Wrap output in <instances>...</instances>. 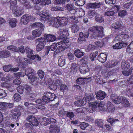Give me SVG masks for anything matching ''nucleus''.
Instances as JSON below:
<instances>
[{
    "mask_svg": "<svg viewBox=\"0 0 133 133\" xmlns=\"http://www.w3.org/2000/svg\"><path fill=\"white\" fill-rule=\"evenodd\" d=\"M121 103L122 104V105L124 107H128L130 105L129 101H128L127 99L124 97H122V99Z\"/></svg>",
    "mask_w": 133,
    "mask_h": 133,
    "instance_id": "nucleus-29",
    "label": "nucleus"
},
{
    "mask_svg": "<svg viewBox=\"0 0 133 133\" xmlns=\"http://www.w3.org/2000/svg\"><path fill=\"white\" fill-rule=\"evenodd\" d=\"M98 52L96 51L95 52H93L90 55V57L92 61H94V58H95L98 55Z\"/></svg>",
    "mask_w": 133,
    "mask_h": 133,
    "instance_id": "nucleus-58",
    "label": "nucleus"
},
{
    "mask_svg": "<svg viewBox=\"0 0 133 133\" xmlns=\"http://www.w3.org/2000/svg\"><path fill=\"white\" fill-rule=\"evenodd\" d=\"M52 78L53 79H54V85L58 86L61 85L62 83V81L56 75L54 74L52 77Z\"/></svg>",
    "mask_w": 133,
    "mask_h": 133,
    "instance_id": "nucleus-25",
    "label": "nucleus"
},
{
    "mask_svg": "<svg viewBox=\"0 0 133 133\" xmlns=\"http://www.w3.org/2000/svg\"><path fill=\"white\" fill-rule=\"evenodd\" d=\"M115 7L116 9H117V11L116 12H117L120 9V6L118 5L114 6V7L112 8V10L108 11L106 12L104 14L105 15L108 16H110L114 15L115 12L113 11L114 10H113L114 9V8H115Z\"/></svg>",
    "mask_w": 133,
    "mask_h": 133,
    "instance_id": "nucleus-20",
    "label": "nucleus"
},
{
    "mask_svg": "<svg viewBox=\"0 0 133 133\" xmlns=\"http://www.w3.org/2000/svg\"><path fill=\"white\" fill-rule=\"evenodd\" d=\"M118 64L117 62H111V63H108L106 67L107 68H111L114 66Z\"/></svg>",
    "mask_w": 133,
    "mask_h": 133,
    "instance_id": "nucleus-57",
    "label": "nucleus"
},
{
    "mask_svg": "<svg viewBox=\"0 0 133 133\" xmlns=\"http://www.w3.org/2000/svg\"><path fill=\"white\" fill-rule=\"evenodd\" d=\"M24 88L28 94L32 92V89L30 86L28 85H26L25 86Z\"/></svg>",
    "mask_w": 133,
    "mask_h": 133,
    "instance_id": "nucleus-63",
    "label": "nucleus"
},
{
    "mask_svg": "<svg viewBox=\"0 0 133 133\" xmlns=\"http://www.w3.org/2000/svg\"><path fill=\"white\" fill-rule=\"evenodd\" d=\"M107 55L105 53L101 54L98 57V59L99 61L103 63L107 60Z\"/></svg>",
    "mask_w": 133,
    "mask_h": 133,
    "instance_id": "nucleus-19",
    "label": "nucleus"
},
{
    "mask_svg": "<svg viewBox=\"0 0 133 133\" xmlns=\"http://www.w3.org/2000/svg\"><path fill=\"white\" fill-rule=\"evenodd\" d=\"M94 104L96 107V108L98 107L99 110L101 111H104L106 110L104 107L105 106V103L101 101L100 102H99L95 101L94 102Z\"/></svg>",
    "mask_w": 133,
    "mask_h": 133,
    "instance_id": "nucleus-10",
    "label": "nucleus"
},
{
    "mask_svg": "<svg viewBox=\"0 0 133 133\" xmlns=\"http://www.w3.org/2000/svg\"><path fill=\"white\" fill-rule=\"evenodd\" d=\"M57 47L56 43H53L51 45L47 47L46 49L45 55H47L50 50L51 51H54Z\"/></svg>",
    "mask_w": 133,
    "mask_h": 133,
    "instance_id": "nucleus-21",
    "label": "nucleus"
},
{
    "mask_svg": "<svg viewBox=\"0 0 133 133\" xmlns=\"http://www.w3.org/2000/svg\"><path fill=\"white\" fill-rule=\"evenodd\" d=\"M26 71V76L28 77V78L30 80L31 84L35 85L38 82L39 78L36 77L34 73L33 70L30 68L27 69Z\"/></svg>",
    "mask_w": 133,
    "mask_h": 133,
    "instance_id": "nucleus-4",
    "label": "nucleus"
},
{
    "mask_svg": "<svg viewBox=\"0 0 133 133\" xmlns=\"http://www.w3.org/2000/svg\"><path fill=\"white\" fill-rule=\"evenodd\" d=\"M122 96H118L114 94L110 96V99L115 104H119L121 103L122 99Z\"/></svg>",
    "mask_w": 133,
    "mask_h": 133,
    "instance_id": "nucleus-11",
    "label": "nucleus"
},
{
    "mask_svg": "<svg viewBox=\"0 0 133 133\" xmlns=\"http://www.w3.org/2000/svg\"><path fill=\"white\" fill-rule=\"evenodd\" d=\"M13 107V104L11 103L5 102H0V110H4L7 108H11Z\"/></svg>",
    "mask_w": 133,
    "mask_h": 133,
    "instance_id": "nucleus-13",
    "label": "nucleus"
},
{
    "mask_svg": "<svg viewBox=\"0 0 133 133\" xmlns=\"http://www.w3.org/2000/svg\"><path fill=\"white\" fill-rule=\"evenodd\" d=\"M40 16L42 18V19L43 20L47 21L49 20V22L52 19L51 18L49 12L48 10H45L42 11L41 13L39 14Z\"/></svg>",
    "mask_w": 133,
    "mask_h": 133,
    "instance_id": "nucleus-6",
    "label": "nucleus"
},
{
    "mask_svg": "<svg viewBox=\"0 0 133 133\" xmlns=\"http://www.w3.org/2000/svg\"><path fill=\"white\" fill-rule=\"evenodd\" d=\"M23 7L14 6L12 10V12L16 16L19 17L23 14Z\"/></svg>",
    "mask_w": 133,
    "mask_h": 133,
    "instance_id": "nucleus-8",
    "label": "nucleus"
},
{
    "mask_svg": "<svg viewBox=\"0 0 133 133\" xmlns=\"http://www.w3.org/2000/svg\"><path fill=\"white\" fill-rule=\"evenodd\" d=\"M46 39L48 42H52L56 40V37L53 35L49 34L46 36Z\"/></svg>",
    "mask_w": 133,
    "mask_h": 133,
    "instance_id": "nucleus-33",
    "label": "nucleus"
},
{
    "mask_svg": "<svg viewBox=\"0 0 133 133\" xmlns=\"http://www.w3.org/2000/svg\"><path fill=\"white\" fill-rule=\"evenodd\" d=\"M102 4V2H100L90 3L88 4V5L89 7L91 8H99Z\"/></svg>",
    "mask_w": 133,
    "mask_h": 133,
    "instance_id": "nucleus-22",
    "label": "nucleus"
},
{
    "mask_svg": "<svg viewBox=\"0 0 133 133\" xmlns=\"http://www.w3.org/2000/svg\"><path fill=\"white\" fill-rule=\"evenodd\" d=\"M94 104L93 102H92L89 107L86 109L87 111L90 113H92L93 111H95L96 110V107Z\"/></svg>",
    "mask_w": 133,
    "mask_h": 133,
    "instance_id": "nucleus-35",
    "label": "nucleus"
},
{
    "mask_svg": "<svg viewBox=\"0 0 133 133\" xmlns=\"http://www.w3.org/2000/svg\"><path fill=\"white\" fill-rule=\"evenodd\" d=\"M107 110L109 112H112L115 110V107L111 102H108L107 104Z\"/></svg>",
    "mask_w": 133,
    "mask_h": 133,
    "instance_id": "nucleus-27",
    "label": "nucleus"
},
{
    "mask_svg": "<svg viewBox=\"0 0 133 133\" xmlns=\"http://www.w3.org/2000/svg\"><path fill=\"white\" fill-rule=\"evenodd\" d=\"M128 88V89L127 90L128 93H130V95L131 96H133V83H130Z\"/></svg>",
    "mask_w": 133,
    "mask_h": 133,
    "instance_id": "nucleus-39",
    "label": "nucleus"
},
{
    "mask_svg": "<svg viewBox=\"0 0 133 133\" xmlns=\"http://www.w3.org/2000/svg\"><path fill=\"white\" fill-rule=\"evenodd\" d=\"M132 70V69L131 68H130L128 70H127L125 69V70L122 71V72L124 75L128 76L131 74Z\"/></svg>",
    "mask_w": 133,
    "mask_h": 133,
    "instance_id": "nucleus-46",
    "label": "nucleus"
},
{
    "mask_svg": "<svg viewBox=\"0 0 133 133\" xmlns=\"http://www.w3.org/2000/svg\"><path fill=\"white\" fill-rule=\"evenodd\" d=\"M128 45V43H127L121 42L116 43L112 46V47L114 49H118L125 47Z\"/></svg>",
    "mask_w": 133,
    "mask_h": 133,
    "instance_id": "nucleus-15",
    "label": "nucleus"
},
{
    "mask_svg": "<svg viewBox=\"0 0 133 133\" xmlns=\"http://www.w3.org/2000/svg\"><path fill=\"white\" fill-rule=\"evenodd\" d=\"M2 86L4 87H6L10 91H13L14 90V89L13 88L14 85L12 84H8L6 82H4Z\"/></svg>",
    "mask_w": 133,
    "mask_h": 133,
    "instance_id": "nucleus-28",
    "label": "nucleus"
},
{
    "mask_svg": "<svg viewBox=\"0 0 133 133\" xmlns=\"http://www.w3.org/2000/svg\"><path fill=\"white\" fill-rule=\"evenodd\" d=\"M123 23L121 20H119L118 21L116 22L114 24L112 25V27L114 28L116 31H121L122 28Z\"/></svg>",
    "mask_w": 133,
    "mask_h": 133,
    "instance_id": "nucleus-14",
    "label": "nucleus"
},
{
    "mask_svg": "<svg viewBox=\"0 0 133 133\" xmlns=\"http://www.w3.org/2000/svg\"><path fill=\"white\" fill-rule=\"evenodd\" d=\"M104 19L103 17L101 15H98V14L95 17V20L97 22L100 23H102L104 21Z\"/></svg>",
    "mask_w": 133,
    "mask_h": 133,
    "instance_id": "nucleus-50",
    "label": "nucleus"
},
{
    "mask_svg": "<svg viewBox=\"0 0 133 133\" xmlns=\"http://www.w3.org/2000/svg\"><path fill=\"white\" fill-rule=\"evenodd\" d=\"M88 17L90 18H92L94 17L95 16H96L97 14L94 10H90L88 12Z\"/></svg>",
    "mask_w": 133,
    "mask_h": 133,
    "instance_id": "nucleus-48",
    "label": "nucleus"
},
{
    "mask_svg": "<svg viewBox=\"0 0 133 133\" xmlns=\"http://www.w3.org/2000/svg\"><path fill=\"white\" fill-rule=\"evenodd\" d=\"M58 34L60 35V39L57 42L58 45L65 44L69 42L67 37L69 35L68 30L65 29H61L59 31Z\"/></svg>",
    "mask_w": 133,
    "mask_h": 133,
    "instance_id": "nucleus-3",
    "label": "nucleus"
},
{
    "mask_svg": "<svg viewBox=\"0 0 133 133\" xmlns=\"http://www.w3.org/2000/svg\"><path fill=\"white\" fill-rule=\"evenodd\" d=\"M95 48V46L94 45L89 44L87 46V48L86 50L87 52L91 51L92 50H94Z\"/></svg>",
    "mask_w": 133,
    "mask_h": 133,
    "instance_id": "nucleus-64",
    "label": "nucleus"
},
{
    "mask_svg": "<svg viewBox=\"0 0 133 133\" xmlns=\"http://www.w3.org/2000/svg\"><path fill=\"white\" fill-rule=\"evenodd\" d=\"M25 50L26 54L28 55V56L32 55L34 52L33 51L28 47H25Z\"/></svg>",
    "mask_w": 133,
    "mask_h": 133,
    "instance_id": "nucleus-54",
    "label": "nucleus"
},
{
    "mask_svg": "<svg viewBox=\"0 0 133 133\" xmlns=\"http://www.w3.org/2000/svg\"><path fill=\"white\" fill-rule=\"evenodd\" d=\"M10 53L7 51H0V58H6L10 56Z\"/></svg>",
    "mask_w": 133,
    "mask_h": 133,
    "instance_id": "nucleus-34",
    "label": "nucleus"
},
{
    "mask_svg": "<svg viewBox=\"0 0 133 133\" xmlns=\"http://www.w3.org/2000/svg\"><path fill=\"white\" fill-rule=\"evenodd\" d=\"M65 57L63 56L60 57L58 61V64L60 66H62L64 65L65 63Z\"/></svg>",
    "mask_w": 133,
    "mask_h": 133,
    "instance_id": "nucleus-32",
    "label": "nucleus"
},
{
    "mask_svg": "<svg viewBox=\"0 0 133 133\" xmlns=\"http://www.w3.org/2000/svg\"><path fill=\"white\" fill-rule=\"evenodd\" d=\"M21 114L20 112L18 111L15 112L13 114V118L15 119H17Z\"/></svg>",
    "mask_w": 133,
    "mask_h": 133,
    "instance_id": "nucleus-60",
    "label": "nucleus"
},
{
    "mask_svg": "<svg viewBox=\"0 0 133 133\" xmlns=\"http://www.w3.org/2000/svg\"><path fill=\"white\" fill-rule=\"evenodd\" d=\"M86 103V101H85L84 98L82 100L76 101L74 102L75 104L77 106H83Z\"/></svg>",
    "mask_w": 133,
    "mask_h": 133,
    "instance_id": "nucleus-26",
    "label": "nucleus"
},
{
    "mask_svg": "<svg viewBox=\"0 0 133 133\" xmlns=\"http://www.w3.org/2000/svg\"><path fill=\"white\" fill-rule=\"evenodd\" d=\"M9 23L10 26L12 27H14L16 26L17 19L15 18H10L9 19Z\"/></svg>",
    "mask_w": 133,
    "mask_h": 133,
    "instance_id": "nucleus-37",
    "label": "nucleus"
},
{
    "mask_svg": "<svg viewBox=\"0 0 133 133\" xmlns=\"http://www.w3.org/2000/svg\"><path fill=\"white\" fill-rule=\"evenodd\" d=\"M88 125V123L84 122L81 123L79 125L80 127L83 130H84Z\"/></svg>",
    "mask_w": 133,
    "mask_h": 133,
    "instance_id": "nucleus-61",
    "label": "nucleus"
},
{
    "mask_svg": "<svg viewBox=\"0 0 133 133\" xmlns=\"http://www.w3.org/2000/svg\"><path fill=\"white\" fill-rule=\"evenodd\" d=\"M7 48L8 50L15 52H18L19 50L18 48L13 45H10L8 46Z\"/></svg>",
    "mask_w": 133,
    "mask_h": 133,
    "instance_id": "nucleus-52",
    "label": "nucleus"
},
{
    "mask_svg": "<svg viewBox=\"0 0 133 133\" xmlns=\"http://www.w3.org/2000/svg\"><path fill=\"white\" fill-rule=\"evenodd\" d=\"M68 19L65 17H55L49 22V24L51 26L58 28L60 26H65L67 24Z\"/></svg>",
    "mask_w": 133,
    "mask_h": 133,
    "instance_id": "nucleus-2",
    "label": "nucleus"
},
{
    "mask_svg": "<svg viewBox=\"0 0 133 133\" xmlns=\"http://www.w3.org/2000/svg\"><path fill=\"white\" fill-rule=\"evenodd\" d=\"M95 124L99 128H102L103 126V121L101 119H97L95 121Z\"/></svg>",
    "mask_w": 133,
    "mask_h": 133,
    "instance_id": "nucleus-44",
    "label": "nucleus"
},
{
    "mask_svg": "<svg viewBox=\"0 0 133 133\" xmlns=\"http://www.w3.org/2000/svg\"><path fill=\"white\" fill-rule=\"evenodd\" d=\"M32 27L34 28H39L41 29L43 28V25L40 22H35L33 23L31 25Z\"/></svg>",
    "mask_w": 133,
    "mask_h": 133,
    "instance_id": "nucleus-42",
    "label": "nucleus"
},
{
    "mask_svg": "<svg viewBox=\"0 0 133 133\" xmlns=\"http://www.w3.org/2000/svg\"><path fill=\"white\" fill-rule=\"evenodd\" d=\"M103 27L96 26L90 28L88 29V32L84 34L82 32L79 33V36L77 40L78 43H81L82 41H84L85 38L88 37L89 34L93 36L95 38L96 37H102L103 36Z\"/></svg>",
    "mask_w": 133,
    "mask_h": 133,
    "instance_id": "nucleus-1",
    "label": "nucleus"
},
{
    "mask_svg": "<svg viewBox=\"0 0 133 133\" xmlns=\"http://www.w3.org/2000/svg\"><path fill=\"white\" fill-rule=\"evenodd\" d=\"M76 15L71 16L69 17L68 19V21H69L70 22H71L74 23H76L78 22V19L76 18Z\"/></svg>",
    "mask_w": 133,
    "mask_h": 133,
    "instance_id": "nucleus-36",
    "label": "nucleus"
},
{
    "mask_svg": "<svg viewBox=\"0 0 133 133\" xmlns=\"http://www.w3.org/2000/svg\"><path fill=\"white\" fill-rule=\"evenodd\" d=\"M26 120L30 122L33 126H37L38 124V122L37 119L32 115H30L26 118Z\"/></svg>",
    "mask_w": 133,
    "mask_h": 133,
    "instance_id": "nucleus-9",
    "label": "nucleus"
},
{
    "mask_svg": "<svg viewBox=\"0 0 133 133\" xmlns=\"http://www.w3.org/2000/svg\"><path fill=\"white\" fill-rule=\"evenodd\" d=\"M24 6L27 9H29L32 8L33 6L30 4V2L27 0L24 3Z\"/></svg>",
    "mask_w": 133,
    "mask_h": 133,
    "instance_id": "nucleus-62",
    "label": "nucleus"
},
{
    "mask_svg": "<svg viewBox=\"0 0 133 133\" xmlns=\"http://www.w3.org/2000/svg\"><path fill=\"white\" fill-rule=\"evenodd\" d=\"M36 42H38V43L36 46V50L39 51L44 48L46 42V39L44 38H39L35 40Z\"/></svg>",
    "mask_w": 133,
    "mask_h": 133,
    "instance_id": "nucleus-5",
    "label": "nucleus"
},
{
    "mask_svg": "<svg viewBox=\"0 0 133 133\" xmlns=\"http://www.w3.org/2000/svg\"><path fill=\"white\" fill-rule=\"evenodd\" d=\"M74 7L73 4H69L66 5L65 7L66 10H67L69 11L74 10Z\"/></svg>",
    "mask_w": 133,
    "mask_h": 133,
    "instance_id": "nucleus-38",
    "label": "nucleus"
},
{
    "mask_svg": "<svg viewBox=\"0 0 133 133\" xmlns=\"http://www.w3.org/2000/svg\"><path fill=\"white\" fill-rule=\"evenodd\" d=\"M74 54L76 57L80 58L84 55V52L79 49H77L75 51Z\"/></svg>",
    "mask_w": 133,
    "mask_h": 133,
    "instance_id": "nucleus-30",
    "label": "nucleus"
},
{
    "mask_svg": "<svg viewBox=\"0 0 133 133\" xmlns=\"http://www.w3.org/2000/svg\"><path fill=\"white\" fill-rule=\"evenodd\" d=\"M85 3L84 0H77L75 2V4L78 6H82Z\"/></svg>",
    "mask_w": 133,
    "mask_h": 133,
    "instance_id": "nucleus-56",
    "label": "nucleus"
},
{
    "mask_svg": "<svg viewBox=\"0 0 133 133\" xmlns=\"http://www.w3.org/2000/svg\"><path fill=\"white\" fill-rule=\"evenodd\" d=\"M35 19L34 17L31 16H28L27 15H23L21 18V21L24 25L28 24L30 21H32Z\"/></svg>",
    "mask_w": 133,
    "mask_h": 133,
    "instance_id": "nucleus-7",
    "label": "nucleus"
},
{
    "mask_svg": "<svg viewBox=\"0 0 133 133\" xmlns=\"http://www.w3.org/2000/svg\"><path fill=\"white\" fill-rule=\"evenodd\" d=\"M84 98L85 101H86V103L88 102V103H89V102L93 99L94 98V97L92 94H90L87 95L86 97H85Z\"/></svg>",
    "mask_w": 133,
    "mask_h": 133,
    "instance_id": "nucleus-49",
    "label": "nucleus"
},
{
    "mask_svg": "<svg viewBox=\"0 0 133 133\" xmlns=\"http://www.w3.org/2000/svg\"><path fill=\"white\" fill-rule=\"evenodd\" d=\"M95 45L99 47H101L104 45V43L101 41H98L95 43Z\"/></svg>",
    "mask_w": 133,
    "mask_h": 133,
    "instance_id": "nucleus-59",
    "label": "nucleus"
},
{
    "mask_svg": "<svg viewBox=\"0 0 133 133\" xmlns=\"http://www.w3.org/2000/svg\"><path fill=\"white\" fill-rule=\"evenodd\" d=\"M49 129L51 133H59L60 131L59 127L55 124L51 125Z\"/></svg>",
    "mask_w": 133,
    "mask_h": 133,
    "instance_id": "nucleus-17",
    "label": "nucleus"
},
{
    "mask_svg": "<svg viewBox=\"0 0 133 133\" xmlns=\"http://www.w3.org/2000/svg\"><path fill=\"white\" fill-rule=\"evenodd\" d=\"M75 12L74 15H76L77 18L81 17L85 15V12L84 10L82 8H79L75 10Z\"/></svg>",
    "mask_w": 133,
    "mask_h": 133,
    "instance_id": "nucleus-12",
    "label": "nucleus"
},
{
    "mask_svg": "<svg viewBox=\"0 0 133 133\" xmlns=\"http://www.w3.org/2000/svg\"><path fill=\"white\" fill-rule=\"evenodd\" d=\"M70 69H71L70 72L71 73L74 74L78 70L76 64L74 63H72L71 65Z\"/></svg>",
    "mask_w": 133,
    "mask_h": 133,
    "instance_id": "nucleus-41",
    "label": "nucleus"
},
{
    "mask_svg": "<svg viewBox=\"0 0 133 133\" xmlns=\"http://www.w3.org/2000/svg\"><path fill=\"white\" fill-rule=\"evenodd\" d=\"M44 95L42 97V100L44 103V105L46 104V103H48L50 101V98L48 97L49 95H51L49 94V92H45L44 94Z\"/></svg>",
    "mask_w": 133,
    "mask_h": 133,
    "instance_id": "nucleus-23",
    "label": "nucleus"
},
{
    "mask_svg": "<svg viewBox=\"0 0 133 133\" xmlns=\"http://www.w3.org/2000/svg\"><path fill=\"white\" fill-rule=\"evenodd\" d=\"M127 51L130 53H133V41L127 46Z\"/></svg>",
    "mask_w": 133,
    "mask_h": 133,
    "instance_id": "nucleus-43",
    "label": "nucleus"
},
{
    "mask_svg": "<svg viewBox=\"0 0 133 133\" xmlns=\"http://www.w3.org/2000/svg\"><path fill=\"white\" fill-rule=\"evenodd\" d=\"M56 121V120L53 118H50L49 119L46 117H44L42 119L41 123L44 126H46L50 123H55Z\"/></svg>",
    "mask_w": 133,
    "mask_h": 133,
    "instance_id": "nucleus-16",
    "label": "nucleus"
},
{
    "mask_svg": "<svg viewBox=\"0 0 133 133\" xmlns=\"http://www.w3.org/2000/svg\"><path fill=\"white\" fill-rule=\"evenodd\" d=\"M77 84H83L84 83L85 79L82 77H79L76 80Z\"/></svg>",
    "mask_w": 133,
    "mask_h": 133,
    "instance_id": "nucleus-55",
    "label": "nucleus"
},
{
    "mask_svg": "<svg viewBox=\"0 0 133 133\" xmlns=\"http://www.w3.org/2000/svg\"><path fill=\"white\" fill-rule=\"evenodd\" d=\"M71 28L72 32L74 33L77 32L79 29V26L76 24H74L71 27Z\"/></svg>",
    "mask_w": 133,
    "mask_h": 133,
    "instance_id": "nucleus-51",
    "label": "nucleus"
},
{
    "mask_svg": "<svg viewBox=\"0 0 133 133\" xmlns=\"http://www.w3.org/2000/svg\"><path fill=\"white\" fill-rule=\"evenodd\" d=\"M95 94L96 95L97 99L99 100L103 99L105 97L106 95V94L104 92L102 91L96 92Z\"/></svg>",
    "mask_w": 133,
    "mask_h": 133,
    "instance_id": "nucleus-18",
    "label": "nucleus"
},
{
    "mask_svg": "<svg viewBox=\"0 0 133 133\" xmlns=\"http://www.w3.org/2000/svg\"><path fill=\"white\" fill-rule=\"evenodd\" d=\"M24 105L26 107L28 106V107H30H30H32V109L33 111L31 112V113L34 114L37 112V110L36 109L34 108H33V107L34 105L32 103H30L27 102H25L24 103Z\"/></svg>",
    "mask_w": 133,
    "mask_h": 133,
    "instance_id": "nucleus-40",
    "label": "nucleus"
},
{
    "mask_svg": "<svg viewBox=\"0 0 133 133\" xmlns=\"http://www.w3.org/2000/svg\"><path fill=\"white\" fill-rule=\"evenodd\" d=\"M122 41H127L129 38V36L128 34H123L121 35Z\"/></svg>",
    "mask_w": 133,
    "mask_h": 133,
    "instance_id": "nucleus-53",
    "label": "nucleus"
},
{
    "mask_svg": "<svg viewBox=\"0 0 133 133\" xmlns=\"http://www.w3.org/2000/svg\"><path fill=\"white\" fill-rule=\"evenodd\" d=\"M43 30V28L34 30L32 31V35L34 37H38L41 35Z\"/></svg>",
    "mask_w": 133,
    "mask_h": 133,
    "instance_id": "nucleus-24",
    "label": "nucleus"
},
{
    "mask_svg": "<svg viewBox=\"0 0 133 133\" xmlns=\"http://www.w3.org/2000/svg\"><path fill=\"white\" fill-rule=\"evenodd\" d=\"M80 72L83 74H85L89 71V69L88 66L86 65L84 67H82L79 69Z\"/></svg>",
    "mask_w": 133,
    "mask_h": 133,
    "instance_id": "nucleus-31",
    "label": "nucleus"
},
{
    "mask_svg": "<svg viewBox=\"0 0 133 133\" xmlns=\"http://www.w3.org/2000/svg\"><path fill=\"white\" fill-rule=\"evenodd\" d=\"M60 89L61 91L63 92H66L68 90V86L65 84H61L60 85Z\"/></svg>",
    "mask_w": 133,
    "mask_h": 133,
    "instance_id": "nucleus-47",
    "label": "nucleus"
},
{
    "mask_svg": "<svg viewBox=\"0 0 133 133\" xmlns=\"http://www.w3.org/2000/svg\"><path fill=\"white\" fill-rule=\"evenodd\" d=\"M107 121L108 122L110 123L111 125L114 124L115 123L119 121L118 119L111 118L110 116L108 117Z\"/></svg>",
    "mask_w": 133,
    "mask_h": 133,
    "instance_id": "nucleus-45",
    "label": "nucleus"
}]
</instances>
